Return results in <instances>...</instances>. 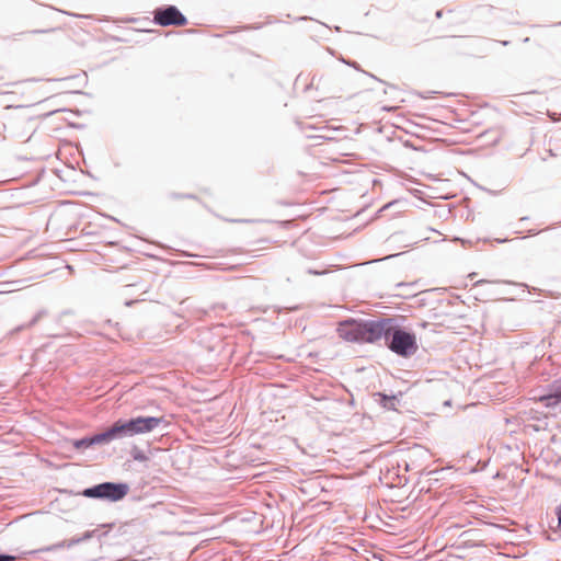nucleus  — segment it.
Wrapping results in <instances>:
<instances>
[{"label":"nucleus","mask_w":561,"mask_h":561,"mask_svg":"<svg viewBox=\"0 0 561 561\" xmlns=\"http://www.w3.org/2000/svg\"><path fill=\"white\" fill-rule=\"evenodd\" d=\"M419 325L421 328H426L428 325V323L426 321H422Z\"/></svg>","instance_id":"obj_26"},{"label":"nucleus","mask_w":561,"mask_h":561,"mask_svg":"<svg viewBox=\"0 0 561 561\" xmlns=\"http://www.w3.org/2000/svg\"><path fill=\"white\" fill-rule=\"evenodd\" d=\"M169 197L172 199H181V198H187V199H197V196L191 193H176L172 192L169 194Z\"/></svg>","instance_id":"obj_12"},{"label":"nucleus","mask_w":561,"mask_h":561,"mask_svg":"<svg viewBox=\"0 0 561 561\" xmlns=\"http://www.w3.org/2000/svg\"><path fill=\"white\" fill-rule=\"evenodd\" d=\"M161 424L168 426L165 417L152 415H136L128 419L121 417L112 423L111 428L115 440L144 435L153 432Z\"/></svg>","instance_id":"obj_4"},{"label":"nucleus","mask_w":561,"mask_h":561,"mask_svg":"<svg viewBox=\"0 0 561 561\" xmlns=\"http://www.w3.org/2000/svg\"><path fill=\"white\" fill-rule=\"evenodd\" d=\"M5 130V124L4 123H1L0 124V135Z\"/></svg>","instance_id":"obj_25"},{"label":"nucleus","mask_w":561,"mask_h":561,"mask_svg":"<svg viewBox=\"0 0 561 561\" xmlns=\"http://www.w3.org/2000/svg\"><path fill=\"white\" fill-rule=\"evenodd\" d=\"M496 242L497 243H504V242H507V239H496Z\"/></svg>","instance_id":"obj_28"},{"label":"nucleus","mask_w":561,"mask_h":561,"mask_svg":"<svg viewBox=\"0 0 561 561\" xmlns=\"http://www.w3.org/2000/svg\"><path fill=\"white\" fill-rule=\"evenodd\" d=\"M240 222H250V220H247V219H242V220H239Z\"/></svg>","instance_id":"obj_33"},{"label":"nucleus","mask_w":561,"mask_h":561,"mask_svg":"<svg viewBox=\"0 0 561 561\" xmlns=\"http://www.w3.org/2000/svg\"><path fill=\"white\" fill-rule=\"evenodd\" d=\"M307 273L310 274V275H316V276L324 274V272L318 271V270H314V268H308Z\"/></svg>","instance_id":"obj_19"},{"label":"nucleus","mask_w":561,"mask_h":561,"mask_svg":"<svg viewBox=\"0 0 561 561\" xmlns=\"http://www.w3.org/2000/svg\"><path fill=\"white\" fill-rule=\"evenodd\" d=\"M130 491V486L125 481H104L84 488L81 491L72 492L62 490V493L84 496L91 500L116 503L122 501Z\"/></svg>","instance_id":"obj_5"},{"label":"nucleus","mask_w":561,"mask_h":561,"mask_svg":"<svg viewBox=\"0 0 561 561\" xmlns=\"http://www.w3.org/2000/svg\"><path fill=\"white\" fill-rule=\"evenodd\" d=\"M185 32L186 33H194L195 31L194 30H186Z\"/></svg>","instance_id":"obj_32"},{"label":"nucleus","mask_w":561,"mask_h":561,"mask_svg":"<svg viewBox=\"0 0 561 561\" xmlns=\"http://www.w3.org/2000/svg\"><path fill=\"white\" fill-rule=\"evenodd\" d=\"M402 392L398 394H387L385 392H375L373 394L375 402H377L381 408L389 411H397V405L400 403V397Z\"/></svg>","instance_id":"obj_9"},{"label":"nucleus","mask_w":561,"mask_h":561,"mask_svg":"<svg viewBox=\"0 0 561 561\" xmlns=\"http://www.w3.org/2000/svg\"><path fill=\"white\" fill-rule=\"evenodd\" d=\"M553 26H561V21L556 23V24H553Z\"/></svg>","instance_id":"obj_31"},{"label":"nucleus","mask_w":561,"mask_h":561,"mask_svg":"<svg viewBox=\"0 0 561 561\" xmlns=\"http://www.w3.org/2000/svg\"><path fill=\"white\" fill-rule=\"evenodd\" d=\"M488 283L489 282L485 279H480V280L476 282L474 286H480V285L488 284Z\"/></svg>","instance_id":"obj_21"},{"label":"nucleus","mask_w":561,"mask_h":561,"mask_svg":"<svg viewBox=\"0 0 561 561\" xmlns=\"http://www.w3.org/2000/svg\"><path fill=\"white\" fill-rule=\"evenodd\" d=\"M340 60H341L343 64L347 65L348 67H352V68H354L355 70L360 71V72L365 73L366 76L370 77L371 79H374V80H376V81H378V82H380V83L385 84V85L387 87V88L383 90V93H385V94H388V90H391V91H397V90H398V88H397L394 84H392V83H388V82L383 81L382 79H380V78L376 77L374 73L363 70V69H362V67H360V65H359L358 62H356L355 60H351V59H347V60H346V59H344V58H341Z\"/></svg>","instance_id":"obj_10"},{"label":"nucleus","mask_w":561,"mask_h":561,"mask_svg":"<svg viewBox=\"0 0 561 561\" xmlns=\"http://www.w3.org/2000/svg\"><path fill=\"white\" fill-rule=\"evenodd\" d=\"M136 302H137V300H127V301L125 302V305H126V306H128V307H131V306H133L134 304H136Z\"/></svg>","instance_id":"obj_24"},{"label":"nucleus","mask_w":561,"mask_h":561,"mask_svg":"<svg viewBox=\"0 0 561 561\" xmlns=\"http://www.w3.org/2000/svg\"><path fill=\"white\" fill-rule=\"evenodd\" d=\"M529 219V217L525 216L519 219V222H526Z\"/></svg>","instance_id":"obj_27"},{"label":"nucleus","mask_w":561,"mask_h":561,"mask_svg":"<svg viewBox=\"0 0 561 561\" xmlns=\"http://www.w3.org/2000/svg\"><path fill=\"white\" fill-rule=\"evenodd\" d=\"M549 229H552V227H548V228H546L543 230L529 229L527 231V236L528 237H535V236L539 234L541 231H546V230H549Z\"/></svg>","instance_id":"obj_17"},{"label":"nucleus","mask_w":561,"mask_h":561,"mask_svg":"<svg viewBox=\"0 0 561 561\" xmlns=\"http://www.w3.org/2000/svg\"><path fill=\"white\" fill-rule=\"evenodd\" d=\"M46 314H47V310H45V309L37 311V313L27 323V327H32V325L36 324Z\"/></svg>","instance_id":"obj_13"},{"label":"nucleus","mask_w":561,"mask_h":561,"mask_svg":"<svg viewBox=\"0 0 561 561\" xmlns=\"http://www.w3.org/2000/svg\"><path fill=\"white\" fill-rule=\"evenodd\" d=\"M64 14H68V15H72V16H79L78 14H72V13H69L67 11H62Z\"/></svg>","instance_id":"obj_29"},{"label":"nucleus","mask_w":561,"mask_h":561,"mask_svg":"<svg viewBox=\"0 0 561 561\" xmlns=\"http://www.w3.org/2000/svg\"><path fill=\"white\" fill-rule=\"evenodd\" d=\"M54 31H55V28H45V30L37 28V30H32L28 33H31V34H45V33H50V32H54Z\"/></svg>","instance_id":"obj_16"},{"label":"nucleus","mask_w":561,"mask_h":561,"mask_svg":"<svg viewBox=\"0 0 561 561\" xmlns=\"http://www.w3.org/2000/svg\"><path fill=\"white\" fill-rule=\"evenodd\" d=\"M135 286H136V284H129V285L126 286V288H131V287H135Z\"/></svg>","instance_id":"obj_30"},{"label":"nucleus","mask_w":561,"mask_h":561,"mask_svg":"<svg viewBox=\"0 0 561 561\" xmlns=\"http://www.w3.org/2000/svg\"><path fill=\"white\" fill-rule=\"evenodd\" d=\"M539 401L546 407L553 409L561 404V377L548 385L547 393L539 397Z\"/></svg>","instance_id":"obj_8"},{"label":"nucleus","mask_w":561,"mask_h":561,"mask_svg":"<svg viewBox=\"0 0 561 561\" xmlns=\"http://www.w3.org/2000/svg\"><path fill=\"white\" fill-rule=\"evenodd\" d=\"M129 454L135 461L146 462L149 460V457L146 455V453L136 445L131 447Z\"/></svg>","instance_id":"obj_11"},{"label":"nucleus","mask_w":561,"mask_h":561,"mask_svg":"<svg viewBox=\"0 0 561 561\" xmlns=\"http://www.w3.org/2000/svg\"><path fill=\"white\" fill-rule=\"evenodd\" d=\"M144 531V522L140 518H133L130 520H126L124 523H106L99 525L96 528L92 530H87L80 536L72 537L70 539H65L58 541L56 543L34 549L23 554H28L34 558H39V554L43 552H53L64 548H72L76 545L89 541L92 538H96L100 542L103 538L111 536L112 538H122L125 541L134 539L141 535Z\"/></svg>","instance_id":"obj_1"},{"label":"nucleus","mask_w":561,"mask_h":561,"mask_svg":"<svg viewBox=\"0 0 561 561\" xmlns=\"http://www.w3.org/2000/svg\"><path fill=\"white\" fill-rule=\"evenodd\" d=\"M307 19H308L307 16L299 18V20H307Z\"/></svg>","instance_id":"obj_35"},{"label":"nucleus","mask_w":561,"mask_h":561,"mask_svg":"<svg viewBox=\"0 0 561 561\" xmlns=\"http://www.w3.org/2000/svg\"><path fill=\"white\" fill-rule=\"evenodd\" d=\"M435 16L437 19H440L443 16V10H437L436 13H435Z\"/></svg>","instance_id":"obj_23"},{"label":"nucleus","mask_w":561,"mask_h":561,"mask_svg":"<svg viewBox=\"0 0 561 561\" xmlns=\"http://www.w3.org/2000/svg\"><path fill=\"white\" fill-rule=\"evenodd\" d=\"M557 465H561V457L558 459Z\"/></svg>","instance_id":"obj_34"},{"label":"nucleus","mask_w":561,"mask_h":561,"mask_svg":"<svg viewBox=\"0 0 561 561\" xmlns=\"http://www.w3.org/2000/svg\"><path fill=\"white\" fill-rule=\"evenodd\" d=\"M407 321L403 314L389 316L383 336L385 346L402 358L412 357L419 350L416 334L405 324Z\"/></svg>","instance_id":"obj_3"},{"label":"nucleus","mask_w":561,"mask_h":561,"mask_svg":"<svg viewBox=\"0 0 561 561\" xmlns=\"http://www.w3.org/2000/svg\"><path fill=\"white\" fill-rule=\"evenodd\" d=\"M75 314V311L72 309H66L61 311L57 318V322H60L64 316Z\"/></svg>","instance_id":"obj_18"},{"label":"nucleus","mask_w":561,"mask_h":561,"mask_svg":"<svg viewBox=\"0 0 561 561\" xmlns=\"http://www.w3.org/2000/svg\"><path fill=\"white\" fill-rule=\"evenodd\" d=\"M387 314L374 319L346 318L341 320L336 327V333L342 340L356 344H376L383 340Z\"/></svg>","instance_id":"obj_2"},{"label":"nucleus","mask_w":561,"mask_h":561,"mask_svg":"<svg viewBox=\"0 0 561 561\" xmlns=\"http://www.w3.org/2000/svg\"><path fill=\"white\" fill-rule=\"evenodd\" d=\"M16 556L0 551V561H15Z\"/></svg>","instance_id":"obj_15"},{"label":"nucleus","mask_w":561,"mask_h":561,"mask_svg":"<svg viewBox=\"0 0 561 561\" xmlns=\"http://www.w3.org/2000/svg\"><path fill=\"white\" fill-rule=\"evenodd\" d=\"M394 203H396V202H390V203L386 204V205L380 209V211H382L383 209H387V208L391 207Z\"/></svg>","instance_id":"obj_22"},{"label":"nucleus","mask_w":561,"mask_h":561,"mask_svg":"<svg viewBox=\"0 0 561 561\" xmlns=\"http://www.w3.org/2000/svg\"><path fill=\"white\" fill-rule=\"evenodd\" d=\"M559 116H560V114H558V113H549V117H550V118H551V121H553V122H558V121H560Z\"/></svg>","instance_id":"obj_20"},{"label":"nucleus","mask_w":561,"mask_h":561,"mask_svg":"<svg viewBox=\"0 0 561 561\" xmlns=\"http://www.w3.org/2000/svg\"><path fill=\"white\" fill-rule=\"evenodd\" d=\"M114 440L112 428L108 426L102 432L73 439L72 446L77 450H85L94 445H107Z\"/></svg>","instance_id":"obj_7"},{"label":"nucleus","mask_w":561,"mask_h":561,"mask_svg":"<svg viewBox=\"0 0 561 561\" xmlns=\"http://www.w3.org/2000/svg\"><path fill=\"white\" fill-rule=\"evenodd\" d=\"M152 22L159 26H185L187 18L174 4H163L152 11Z\"/></svg>","instance_id":"obj_6"},{"label":"nucleus","mask_w":561,"mask_h":561,"mask_svg":"<svg viewBox=\"0 0 561 561\" xmlns=\"http://www.w3.org/2000/svg\"><path fill=\"white\" fill-rule=\"evenodd\" d=\"M554 515L558 520V531L561 533V503L554 507Z\"/></svg>","instance_id":"obj_14"}]
</instances>
